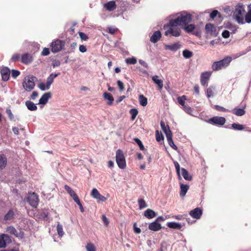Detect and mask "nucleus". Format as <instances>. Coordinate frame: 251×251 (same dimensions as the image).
Here are the masks:
<instances>
[{"instance_id":"obj_1","label":"nucleus","mask_w":251,"mask_h":251,"mask_svg":"<svg viewBox=\"0 0 251 251\" xmlns=\"http://www.w3.org/2000/svg\"><path fill=\"white\" fill-rule=\"evenodd\" d=\"M172 23V20H170L168 25H165L164 28L165 30L164 34L165 36L171 35L174 37H178L181 35V28L176 24Z\"/></svg>"},{"instance_id":"obj_2","label":"nucleus","mask_w":251,"mask_h":251,"mask_svg":"<svg viewBox=\"0 0 251 251\" xmlns=\"http://www.w3.org/2000/svg\"><path fill=\"white\" fill-rule=\"evenodd\" d=\"M192 15L186 12L183 11L179 13V16L175 19H171L172 23L177 24L178 25H186L192 21Z\"/></svg>"},{"instance_id":"obj_3","label":"nucleus","mask_w":251,"mask_h":251,"mask_svg":"<svg viewBox=\"0 0 251 251\" xmlns=\"http://www.w3.org/2000/svg\"><path fill=\"white\" fill-rule=\"evenodd\" d=\"M232 58L230 56H227L223 59L214 62L211 66V68L213 71H217L227 67L231 61Z\"/></svg>"},{"instance_id":"obj_4","label":"nucleus","mask_w":251,"mask_h":251,"mask_svg":"<svg viewBox=\"0 0 251 251\" xmlns=\"http://www.w3.org/2000/svg\"><path fill=\"white\" fill-rule=\"evenodd\" d=\"M244 6L240 4L237 5L233 13V16L240 24H244L243 16L245 13Z\"/></svg>"},{"instance_id":"obj_5","label":"nucleus","mask_w":251,"mask_h":251,"mask_svg":"<svg viewBox=\"0 0 251 251\" xmlns=\"http://www.w3.org/2000/svg\"><path fill=\"white\" fill-rule=\"evenodd\" d=\"M36 79V77L33 76H27L25 77L23 83V86L24 89L28 92L33 90L35 87V80Z\"/></svg>"},{"instance_id":"obj_6","label":"nucleus","mask_w":251,"mask_h":251,"mask_svg":"<svg viewBox=\"0 0 251 251\" xmlns=\"http://www.w3.org/2000/svg\"><path fill=\"white\" fill-rule=\"evenodd\" d=\"M116 161L118 167L121 169H125L126 167V160L123 151L118 150L116 153Z\"/></svg>"},{"instance_id":"obj_7","label":"nucleus","mask_w":251,"mask_h":251,"mask_svg":"<svg viewBox=\"0 0 251 251\" xmlns=\"http://www.w3.org/2000/svg\"><path fill=\"white\" fill-rule=\"evenodd\" d=\"M65 43L60 40L57 39L53 41L50 45L51 50L53 53L61 50L64 48Z\"/></svg>"},{"instance_id":"obj_8","label":"nucleus","mask_w":251,"mask_h":251,"mask_svg":"<svg viewBox=\"0 0 251 251\" xmlns=\"http://www.w3.org/2000/svg\"><path fill=\"white\" fill-rule=\"evenodd\" d=\"M6 232L10 234L14 235L15 237L23 238H24V231L20 230L19 232L16 230V229L12 226H7L6 228Z\"/></svg>"},{"instance_id":"obj_9","label":"nucleus","mask_w":251,"mask_h":251,"mask_svg":"<svg viewBox=\"0 0 251 251\" xmlns=\"http://www.w3.org/2000/svg\"><path fill=\"white\" fill-rule=\"evenodd\" d=\"M27 201L31 206L36 208L39 203L38 196L35 193L30 194L27 198Z\"/></svg>"},{"instance_id":"obj_10","label":"nucleus","mask_w":251,"mask_h":251,"mask_svg":"<svg viewBox=\"0 0 251 251\" xmlns=\"http://www.w3.org/2000/svg\"><path fill=\"white\" fill-rule=\"evenodd\" d=\"M226 121L224 117L215 116L209 119L208 122L215 125L223 126L225 124Z\"/></svg>"},{"instance_id":"obj_11","label":"nucleus","mask_w":251,"mask_h":251,"mask_svg":"<svg viewBox=\"0 0 251 251\" xmlns=\"http://www.w3.org/2000/svg\"><path fill=\"white\" fill-rule=\"evenodd\" d=\"M18 214V211L16 208H11L4 216L3 220L6 221L13 220Z\"/></svg>"},{"instance_id":"obj_12","label":"nucleus","mask_w":251,"mask_h":251,"mask_svg":"<svg viewBox=\"0 0 251 251\" xmlns=\"http://www.w3.org/2000/svg\"><path fill=\"white\" fill-rule=\"evenodd\" d=\"M11 243V239L8 235L6 234L0 235V248H4L7 244Z\"/></svg>"},{"instance_id":"obj_13","label":"nucleus","mask_w":251,"mask_h":251,"mask_svg":"<svg viewBox=\"0 0 251 251\" xmlns=\"http://www.w3.org/2000/svg\"><path fill=\"white\" fill-rule=\"evenodd\" d=\"M91 196L96 199L98 201H105L106 198L101 195L96 188H93L91 191Z\"/></svg>"},{"instance_id":"obj_14","label":"nucleus","mask_w":251,"mask_h":251,"mask_svg":"<svg viewBox=\"0 0 251 251\" xmlns=\"http://www.w3.org/2000/svg\"><path fill=\"white\" fill-rule=\"evenodd\" d=\"M211 75V73L209 72H204L201 73V85L205 86L207 85Z\"/></svg>"},{"instance_id":"obj_15","label":"nucleus","mask_w":251,"mask_h":251,"mask_svg":"<svg viewBox=\"0 0 251 251\" xmlns=\"http://www.w3.org/2000/svg\"><path fill=\"white\" fill-rule=\"evenodd\" d=\"M202 211L200 208H196L189 212V215L193 218L199 219L202 215Z\"/></svg>"},{"instance_id":"obj_16","label":"nucleus","mask_w":251,"mask_h":251,"mask_svg":"<svg viewBox=\"0 0 251 251\" xmlns=\"http://www.w3.org/2000/svg\"><path fill=\"white\" fill-rule=\"evenodd\" d=\"M103 7L108 11H113L117 7L115 0L109 1L103 4Z\"/></svg>"},{"instance_id":"obj_17","label":"nucleus","mask_w":251,"mask_h":251,"mask_svg":"<svg viewBox=\"0 0 251 251\" xmlns=\"http://www.w3.org/2000/svg\"><path fill=\"white\" fill-rule=\"evenodd\" d=\"M0 73L2 80L6 81L9 79L10 71L7 67L3 68L0 71Z\"/></svg>"},{"instance_id":"obj_18","label":"nucleus","mask_w":251,"mask_h":251,"mask_svg":"<svg viewBox=\"0 0 251 251\" xmlns=\"http://www.w3.org/2000/svg\"><path fill=\"white\" fill-rule=\"evenodd\" d=\"M33 60V57L31 54L25 53L21 56V62L25 64H28Z\"/></svg>"},{"instance_id":"obj_19","label":"nucleus","mask_w":251,"mask_h":251,"mask_svg":"<svg viewBox=\"0 0 251 251\" xmlns=\"http://www.w3.org/2000/svg\"><path fill=\"white\" fill-rule=\"evenodd\" d=\"M51 97L50 92H47L44 94L39 100V104H45L48 102L49 99Z\"/></svg>"},{"instance_id":"obj_20","label":"nucleus","mask_w":251,"mask_h":251,"mask_svg":"<svg viewBox=\"0 0 251 251\" xmlns=\"http://www.w3.org/2000/svg\"><path fill=\"white\" fill-rule=\"evenodd\" d=\"M160 126L162 130L166 134L167 138V136H169L170 135V136H172V132L170 130L168 125H166L165 123L163 121H161L160 122Z\"/></svg>"},{"instance_id":"obj_21","label":"nucleus","mask_w":251,"mask_h":251,"mask_svg":"<svg viewBox=\"0 0 251 251\" xmlns=\"http://www.w3.org/2000/svg\"><path fill=\"white\" fill-rule=\"evenodd\" d=\"M64 188L67 193L70 195V196L73 198L74 201L79 198L75 192L72 190V188L68 185H65L64 186Z\"/></svg>"},{"instance_id":"obj_22","label":"nucleus","mask_w":251,"mask_h":251,"mask_svg":"<svg viewBox=\"0 0 251 251\" xmlns=\"http://www.w3.org/2000/svg\"><path fill=\"white\" fill-rule=\"evenodd\" d=\"M161 228V224L155 221L150 223L149 225V229L151 231H157Z\"/></svg>"},{"instance_id":"obj_23","label":"nucleus","mask_w":251,"mask_h":251,"mask_svg":"<svg viewBox=\"0 0 251 251\" xmlns=\"http://www.w3.org/2000/svg\"><path fill=\"white\" fill-rule=\"evenodd\" d=\"M205 29L206 33L210 35L214 34L216 31L215 26L210 23L207 24L205 25Z\"/></svg>"},{"instance_id":"obj_24","label":"nucleus","mask_w":251,"mask_h":251,"mask_svg":"<svg viewBox=\"0 0 251 251\" xmlns=\"http://www.w3.org/2000/svg\"><path fill=\"white\" fill-rule=\"evenodd\" d=\"M158 75H154L152 76V79L154 83L157 85L158 89L161 91L163 87V81L162 79H159Z\"/></svg>"},{"instance_id":"obj_25","label":"nucleus","mask_w":251,"mask_h":251,"mask_svg":"<svg viewBox=\"0 0 251 251\" xmlns=\"http://www.w3.org/2000/svg\"><path fill=\"white\" fill-rule=\"evenodd\" d=\"M60 75V73L53 74L51 73L48 77L46 84L48 85V88H50L51 84L53 83L54 79L58 76Z\"/></svg>"},{"instance_id":"obj_26","label":"nucleus","mask_w":251,"mask_h":251,"mask_svg":"<svg viewBox=\"0 0 251 251\" xmlns=\"http://www.w3.org/2000/svg\"><path fill=\"white\" fill-rule=\"evenodd\" d=\"M161 34L160 31H156L154 32L153 35L151 36L150 41L153 43H156L161 38Z\"/></svg>"},{"instance_id":"obj_27","label":"nucleus","mask_w":251,"mask_h":251,"mask_svg":"<svg viewBox=\"0 0 251 251\" xmlns=\"http://www.w3.org/2000/svg\"><path fill=\"white\" fill-rule=\"evenodd\" d=\"M7 163V158L3 154H0V170L3 169Z\"/></svg>"},{"instance_id":"obj_28","label":"nucleus","mask_w":251,"mask_h":251,"mask_svg":"<svg viewBox=\"0 0 251 251\" xmlns=\"http://www.w3.org/2000/svg\"><path fill=\"white\" fill-rule=\"evenodd\" d=\"M103 96L105 100H108L107 102L108 105H111L113 104L114 98L111 94L107 92H104L103 94Z\"/></svg>"},{"instance_id":"obj_29","label":"nucleus","mask_w":251,"mask_h":251,"mask_svg":"<svg viewBox=\"0 0 251 251\" xmlns=\"http://www.w3.org/2000/svg\"><path fill=\"white\" fill-rule=\"evenodd\" d=\"M144 216L148 219H152L155 217V212L151 209H147L144 212Z\"/></svg>"},{"instance_id":"obj_30","label":"nucleus","mask_w":251,"mask_h":251,"mask_svg":"<svg viewBox=\"0 0 251 251\" xmlns=\"http://www.w3.org/2000/svg\"><path fill=\"white\" fill-rule=\"evenodd\" d=\"M180 192L179 195H180V197H183L186 195L187 191L188 190V189L189 188V186L188 185H185V184L180 183Z\"/></svg>"},{"instance_id":"obj_31","label":"nucleus","mask_w":251,"mask_h":251,"mask_svg":"<svg viewBox=\"0 0 251 251\" xmlns=\"http://www.w3.org/2000/svg\"><path fill=\"white\" fill-rule=\"evenodd\" d=\"M25 104L28 109L30 111H35L37 109L36 104L31 101L27 100L25 101Z\"/></svg>"},{"instance_id":"obj_32","label":"nucleus","mask_w":251,"mask_h":251,"mask_svg":"<svg viewBox=\"0 0 251 251\" xmlns=\"http://www.w3.org/2000/svg\"><path fill=\"white\" fill-rule=\"evenodd\" d=\"M181 171L182 176L185 180L190 181L192 179V176L189 174L186 169L181 168Z\"/></svg>"},{"instance_id":"obj_33","label":"nucleus","mask_w":251,"mask_h":251,"mask_svg":"<svg viewBox=\"0 0 251 251\" xmlns=\"http://www.w3.org/2000/svg\"><path fill=\"white\" fill-rule=\"evenodd\" d=\"M232 113L237 116H242L244 115L246 112L244 110V108H235L233 109L232 111Z\"/></svg>"},{"instance_id":"obj_34","label":"nucleus","mask_w":251,"mask_h":251,"mask_svg":"<svg viewBox=\"0 0 251 251\" xmlns=\"http://www.w3.org/2000/svg\"><path fill=\"white\" fill-rule=\"evenodd\" d=\"M181 45L178 43H176L172 45H167L166 48L167 49L172 51H175L180 48Z\"/></svg>"},{"instance_id":"obj_35","label":"nucleus","mask_w":251,"mask_h":251,"mask_svg":"<svg viewBox=\"0 0 251 251\" xmlns=\"http://www.w3.org/2000/svg\"><path fill=\"white\" fill-rule=\"evenodd\" d=\"M167 226L171 228L180 229L182 227V225L176 222H169L167 224Z\"/></svg>"},{"instance_id":"obj_36","label":"nucleus","mask_w":251,"mask_h":251,"mask_svg":"<svg viewBox=\"0 0 251 251\" xmlns=\"http://www.w3.org/2000/svg\"><path fill=\"white\" fill-rule=\"evenodd\" d=\"M172 136H170L169 135V136H167V141H168V144L173 149H174L176 151L177 150V147L175 145V144L174 143V142H173V139H172Z\"/></svg>"},{"instance_id":"obj_37","label":"nucleus","mask_w":251,"mask_h":251,"mask_svg":"<svg viewBox=\"0 0 251 251\" xmlns=\"http://www.w3.org/2000/svg\"><path fill=\"white\" fill-rule=\"evenodd\" d=\"M115 1L117 4V7H119L121 10H123V8L126 6V1L124 0H116Z\"/></svg>"},{"instance_id":"obj_38","label":"nucleus","mask_w":251,"mask_h":251,"mask_svg":"<svg viewBox=\"0 0 251 251\" xmlns=\"http://www.w3.org/2000/svg\"><path fill=\"white\" fill-rule=\"evenodd\" d=\"M140 104L143 106H146L148 103L147 99L143 95H140L139 97Z\"/></svg>"},{"instance_id":"obj_39","label":"nucleus","mask_w":251,"mask_h":251,"mask_svg":"<svg viewBox=\"0 0 251 251\" xmlns=\"http://www.w3.org/2000/svg\"><path fill=\"white\" fill-rule=\"evenodd\" d=\"M195 25L194 24H189L184 25L183 29L187 32H191L195 29Z\"/></svg>"},{"instance_id":"obj_40","label":"nucleus","mask_w":251,"mask_h":251,"mask_svg":"<svg viewBox=\"0 0 251 251\" xmlns=\"http://www.w3.org/2000/svg\"><path fill=\"white\" fill-rule=\"evenodd\" d=\"M232 128L236 130H242L245 129V126L237 123H233L231 125Z\"/></svg>"},{"instance_id":"obj_41","label":"nucleus","mask_w":251,"mask_h":251,"mask_svg":"<svg viewBox=\"0 0 251 251\" xmlns=\"http://www.w3.org/2000/svg\"><path fill=\"white\" fill-rule=\"evenodd\" d=\"M139 209H142L148 206L146 201L144 199H140L138 200Z\"/></svg>"},{"instance_id":"obj_42","label":"nucleus","mask_w":251,"mask_h":251,"mask_svg":"<svg viewBox=\"0 0 251 251\" xmlns=\"http://www.w3.org/2000/svg\"><path fill=\"white\" fill-rule=\"evenodd\" d=\"M186 100V96L183 95L181 97H178L177 98V102L182 106H184L185 103V100Z\"/></svg>"},{"instance_id":"obj_43","label":"nucleus","mask_w":251,"mask_h":251,"mask_svg":"<svg viewBox=\"0 0 251 251\" xmlns=\"http://www.w3.org/2000/svg\"><path fill=\"white\" fill-rule=\"evenodd\" d=\"M182 54L184 58H189L192 56L193 53L189 50H185L183 51Z\"/></svg>"},{"instance_id":"obj_44","label":"nucleus","mask_w":251,"mask_h":251,"mask_svg":"<svg viewBox=\"0 0 251 251\" xmlns=\"http://www.w3.org/2000/svg\"><path fill=\"white\" fill-rule=\"evenodd\" d=\"M226 27L228 29H230L234 33L236 32V31H237V29L236 25H233V24H232L230 23H228L227 24Z\"/></svg>"},{"instance_id":"obj_45","label":"nucleus","mask_w":251,"mask_h":251,"mask_svg":"<svg viewBox=\"0 0 251 251\" xmlns=\"http://www.w3.org/2000/svg\"><path fill=\"white\" fill-rule=\"evenodd\" d=\"M129 113L131 115V120H134L137 116L138 111L136 109L132 108L130 110Z\"/></svg>"},{"instance_id":"obj_46","label":"nucleus","mask_w":251,"mask_h":251,"mask_svg":"<svg viewBox=\"0 0 251 251\" xmlns=\"http://www.w3.org/2000/svg\"><path fill=\"white\" fill-rule=\"evenodd\" d=\"M49 215V212L47 210H44L42 213H41L39 215V218L45 220L48 218Z\"/></svg>"},{"instance_id":"obj_47","label":"nucleus","mask_w":251,"mask_h":251,"mask_svg":"<svg viewBox=\"0 0 251 251\" xmlns=\"http://www.w3.org/2000/svg\"><path fill=\"white\" fill-rule=\"evenodd\" d=\"M174 165L175 166V168H176V173L178 175V178L179 179H181V177L180 176V166H179V165L178 164V163L177 162V161H175L174 162Z\"/></svg>"},{"instance_id":"obj_48","label":"nucleus","mask_w":251,"mask_h":251,"mask_svg":"<svg viewBox=\"0 0 251 251\" xmlns=\"http://www.w3.org/2000/svg\"><path fill=\"white\" fill-rule=\"evenodd\" d=\"M57 231L58 234L60 236H62L64 234V232L63 230V227L61 225H60L59 223H58L57 226Z\"/></svg>"},{"instance_id":"obj_49","label":"nucleus","mask_w":251,"mask_h":251,"mask_svg":"<svg viewBox=\"0 0 251 251\" xmlns=\"http://www.w3.org/2000/svg\"><path fill=\"white\" fill-rule=\"evenodd\" d=\"M87 251H96V247L92 243H88L86 246Z\"/></svg>"},{"instance_id":"obj_50","label":"nucleus","mask_w":251,"mask_h":251,"mask_svg":"<svg viewBox=\"0 0 251 251\" xmlns=\"http://www.w3.org/2000/svg\"><path fill=\"white\" fill-rule=\"evenodd\" d=\"M126 62L127 64H135L137 63V60L134 57L128 58L126 59Z\"/></svg>"},{"instance_id":"obj_51","label":"nucleus","mask_w":251,"mask_h":251,"mask_svg":"<svg viewBox=\"0 0 251 251\" xmlns=\"http://www.w3.org/2000/svg\"><path fill=\"white\" fill-rule=\"evenodd\" d=\"M156 140L158 142H160L164 139V137L161 133H160L158 130L155 131Z\"/></svg>"},{"instance_id":"obj_52","label":"nucleus","mask_w":251,"mask_h":251,"mask_svg":"<svg viewBox=\"0 0 251 251\" xmlns=\"http://www.w3.org/2000/svg\"><path fill=\"white\" fill-rule=\"evenodd\" d=\"M21 59V56L19 53H14L13 54L11 60L12 62H16Z\"/></svg>"},{"instance_id":"obj_53","label":"nucleus","mask_w":251,"mask_h":251,"mask_svg":"<svg viewBox=\"0 0 251 251\" xmlns=\"http://www.w3.org/2000/svg\"><path fill=\"white\" fill-rule=\"evenodd\" d=\"M217 15H218L219 17H221V14L218 10H214L210 13V18L214 19Z\"/></svg>"},{"instance_id":"obj_54","label":"nucleus","mask_w":251,"mask_h":251,"mask_svg":"<svg viewBox=\"0 0 251 251\" xmlns=\"http://www.w3.org/2000/svg\"><path fill=\"white\" fill-rule=\"evenodd\" d=\"M134 141L138 145L140 149L142 151L144 150V147L141 142V141L138 138H135L134 139Z\"/></svg>"},{"instance_id":"obj_55","label":"nucleus","mask_w":251,"mask_h":251,"mask_svg":"<svg viewBox=\"0 0 251 251\" xmlns=\"http://www.w3.org/2000/svg\"><path fill=\"white\" fill-rule=\"evenodd\" d=\"M245 21L248 23H251V9L245 15Z\"/></svg>"},{"instance_id":"obj_56","label":"nucleus","mask_w":251,"mask_h":251,"mask_svg":"<svg viewBox=\"0 0 251 251\" xmlns=\"http://www.w3.org/2000/svg\"><path fill=\"white\" fill-rule=\"evenodd\" d=\"M183 107V110L188 114H191L193 111V108L189 105H184Z\"/></svg>"},{"instance_id":"obj_57","label":"nucleus","mask_w":251,"mask_h":251,"mask_svg":"<svg viewBox=\"0 0 251 251\" xmlns=\"http://www.w3.org/2000/svg\"><path fill=\"white\" fill-rule=\"evenodd\" d=\"M39 88L42 91H45V90H48L50 88L48 87V85L47 84L41 82L39 84Z\"/></svg>"},{"instance_id":"obj_58","label":"nucleus","mask_w":251,"mask_h":251,"mask_svg":"<svg viewBox=\"0 0 251 251\" xmlns=\"http://www.w3.org/2000/svg\"><path fill=\"white\" fill-rule=\"evenodd\" d=\"M6 114H7L8 117H9V119L12 121V120H13L14 119V115L13 114H12V111L10 109H6Z\"/></svg>"},{"instance_id":"obj_59","label":"nucleus","mask_w":251,"mask_h":251,"mask_svg":"<svg viewBox=\"0 0 251 251\" xmlns=\"http://www.w3.org/2000/svg\"><path fill=\"white\" fill-rule=\"evenodd\" d=\"M215 109L218 111L222 112H227L228 110L224 108V107L216 105H215Z\"/></svg>"},{"instance_id":"obj_60","label":"nucleus","mask_w":251,"mask_h":251,"mask_svg":"<svg viewBox=\"0 0 251 251\" xmlns=\"http://www.w3.org/2000/svg\"><path fill=\"white\" fill-rule=\"evenodd\" d=\"M20 74V72L16 70H12L11 71V75L12 77L16 78Z\"/></svg>"},{"instance_id":"obj_61","label":"nucleus","mask_w":251,"mask_h":251,"mask_svg":"<svg viewBox=\"0 0 251 251\" xmlns=\"http://www.w3.org/2000/svg\"><path fill=\"white\" fill-rule=\"evenodd\" d=\"M79 35L82 40L86 41L88 39V36L83 32H79Z\"/></svg>"},{"instance_id":"obj_62","label":"nucleus","mask_w":251,"mask_h":251,"mask_svg":"<svg viewBox=\"0 0 251 251\" xmlns=\"http://www.w3.org/2000/svg\"><path fill=\"white\" fill-rule=\"evenodd\" d=\"M213 95V91L212 87H209L207 88V91H206V95L208 98H210L211 97H212Z\"/></svg>"},{"instance_id":"obj_63","label":"nucleus","mask_w":251,"mask_h":251,"mask_svg":"<svg viewBox=\"0 0 251 251\" xmlns=\"http://www.w3.org/2000/svg\"><path fill=\"white\" fill-rule=\"evenodd\" d=\"M50 53V49L49 48H44L41 52V55L43 56H47Z\"/></svg>"},{"instance_id":"obj_64","label":"nucleus","mask_w":251,"mask_h":251,"mask_svg":"<svg viewBox=\"0 0 251 251\" xmlns=\"http://www.w3.org/2000/svg\"><path fill=\"white\" fill-rule=\"evenodd\" d=\"M117 83V85H118V87H119V89L120 90V91H123L125 89L124 84L123 82L122 81H121V80H118Z\"/></svg>"}]
</instances>
